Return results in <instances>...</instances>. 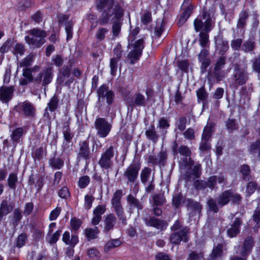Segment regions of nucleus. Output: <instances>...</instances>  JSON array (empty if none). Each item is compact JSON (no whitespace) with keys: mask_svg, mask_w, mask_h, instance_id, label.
Returning <instances> with one entry per match:
<instances>
[{"mask_svg":"<svg viewBox=\"0 0 260 260\" xmlns=\"http://www.w3.org/2000/svg\"><path fill=\"white\" fill-rule=\"evenodd\" d=\"M115 0H97L98 9H103L99 23L101 25L109 23L111 17L112 21V32L114 37H117L121 31L124 10L119 5H114Z\"/></svg>","mask_w":260,"mask_h":260,"instance_id":"nucleus-1","label":"nucleus"},{"mask_svg":"<svg viewBox=\"0 0 260 260\" xmlns=\"http://www.w3.org/2000/svg\"><path fill=\"white\" fill-rule=\"evenodd\" d=\"M215 9L213 6L207 9L204 7L202 14L195 19L193 22L194 29L199 34V43L201 47L204 48L209 45V36L208 33L215 25L214 13Z\"/></svg>","mask_w":260,"mask_h":260,"instance_id":"nucleus-2","label":"nucleus"},{"mask_svg":"<svg viewBox=\"0 0 260 260\" xmlns=\"http://www.w3.org/2000/svg\"><path fill=\"white\" fill-rule=\"evenodd\" d=\"M29 35L25 36V40L33 48H40L45 42L46 32L40 29L34 28L28 31Z\"/></svg>","mask_w":260,"mask_h":260,"instance_id":"nucleus-3","label":"nucleus"},{"mask_svg":"<svg viewBox=\"0 0 260 260\" xmlns=\"http://www.w3.org/2000/svg\"><path fill=\"white\" fill-rule=\"evenodd\" d=\"M122 197V190L120 189L116 190L111 200V204L119 220L121 221L123 224L126 225L127 224L126 218L121 203Z\"/></svg>","mask_w":260,"mask_h":260,"instance_id":"nucleus-4","label":"nucleus"},{"mask_svg":"<svg viewBox=\"0 0 260 260\" xmlns=\"http://www.w3.org/2000/svg\"><path fill=\"white\" fill-rule=\"evenodd\" d=\"M133 45V49L128 53L127 57L130 60L131 63L134 64L139 59L142 54L144 48V39L138 40L134 44H129V45Z\"/></svg>","mask_w":260,"mask_h":260,"instance_id":"nucleus-5","label":"nucleus"},{"mask_svg":"<svg viewBox=\"0 0 260 260\" xmlns=\"http://www.w3.org/2000/svg\"><path fill=\"white\" fill-rule=\"evenodd\" d=\"M94 125L97 131V135L100 138L107 137L112 127L111 124L104 118H96Z\"/></svg>","mask_w":260,"mask_h":260,"instance_id":"nucleus-6","label":"nucleus"},{"mask_svg":"<svg viewBox=\"0 0 260 260\" xmlns=\"http://www.w3.org/2000/svg\"><path fill=\"white\" fill-rule=\"evenodd\" d=\"M146 97L139 92H136L133 98V102L131 105L133 107H145L148 102L153 95V91L150 88L146 89L145 91Z\"/></svg>","mask_w":260,"mask_h":260,"instance_id":"nucleus-7","label":"nucleus"},{"mask_svg":"<svg viewBox=\"0 0 260 260\" xmlns=\"http://www.w3.org/2000/svg\"><path fill=\"white\" fill-rule=\"evenodd\" d=\"M232 77L233 83L236 86L245 84L248 79V73L246 70L240 68L238 64L235 65Z\"/></svg>","mask_w":260,"mask_h":260,"instance_id":"nucleus-8","label":"nucleus"},{"mask_svg":"<svg viewBox=\"0 0 260 260\" xmlns=\"http://www.w3.org/2000/svg\"><path fill=\"white\" fill-rule=\"evenodd\" d=\"M53 77V71L52 67H47L35 76V82L38 84L42 83V85L45 86L51 83Z\"/></svg>","mask_w":260,"mask_h":260,"instance_id":"nucleus-9","label":"nucleus"},{"mask_svg":"<svg viewBox=\"0 0 260 260\" xmlns=\"http://www.w3.org/2000/svg\"><path fill=\"white\" fill-rule=\"evenodd\" d=\"M114 155V147L110 146L102 153L99 165L103 169H108L112 165V159Z\"/></svg>","mask_w":260,"mask_h":260,"instance_id":"nucleus-10","label":"nucleus"},{"mask_svg":"<svg viewBox=\"0 0 260 260\" xmlns=\"http://www.w3.org/2000/svg\"><path fill=\"white\" fill-rule=\"evenodd\" d=\"M99 96V106L102 107L105 99L108 105H110L113 101L114 93L113 91L109 89L108 87L103 85L98 90Z\"/></svg>","mask_w":260,"mask_h":260,"instance_id":"nucleus-11","label":"nucleus"},{"mask_svg":"<svg viewBox=\"0 0 260 260\" xmlns=\"http://www.w3.org/2000/svg\"><path fill=\"white\" fill-rule=\"evenodd\" d=\"M40 71L39 66H35L31 68H24L23 69L22 75L23 78L19 80L21 85H26L29 82H35L36 72Z\"/></svg>","mask_w":260,"mask_h":260,"instance_id":"nucleus-12","label":"nucleus"},{"mask_svg":"<svg viewBox=\"0 0 260 260\" xmlns=\"http://www.w3.org/2000/svg\"><path fill=\"white\" fill-rule=\"evenodd\" d=\"M140 165L138 164H131L125 170L123 176L127 179V184L135 182L138 177Z\"/></svg>","mask_w":260,"mask_h":260,"instance_id":"nucleus-13","label":"nucleus"},{"mask_svg":"<svg viewBox=\"0 0 260 260\" xmlns=\"http://www.w3.org/2000/svg\"><path fill=\"white\" fill-rule=\"evenodd\" d=\"M70 69L67 66H64L58 72L57 82L59 84L69 86L74 81V78L70 76Z\"/></svg>","mask_w":260,"mask_h":260,"instance_id":"nucleus-14","label":"nucleus"},{"mask_svg":"<svg viewBox=\"0 0 260 260\" xmlns=\"http://www.w3.org/2000/svg\"><path fill=\"white\" fill-rule=\"evenodd\" d=\"M188 229L187 227L182 228L179 232L172 233L170 237V242L174 244H178L182 241L187 242L188 240Z\"/></svg>","mask_w":260,"mask_h":260,"instance_id":"nucleus-15","label":"nucleus"},{"mask_svg":"<svg viewBox=\"0 0 260 260\" xmlns=\"http://www.w3.org/2000/svg\"><path fill=\"white\" fill-rule=\"evenodd\" d=\"M62 133L63 135V142L62 143V149L63 151L68 150L71 146L70 145L72 139L74 137V134L71 132L68 122L64 124L62 128Z\"/></svg>","mask_w":260,"mask_h":260,"instance_id":"nucleus-16","label":"nucleus"},{"mask_svg":"<svg viewBox=\"0 0 260 260\" xmlns=\"http://www.w3.org/2000/svg\"><path fill=\"white\" fill-rule=\"evenodd\" d=\"M167 154L165 151H161L157 156L149 155L147 161L153 165H158L160 167L164 166L167 162Z\"/></svg>","mask_w":260,"mask_h":260,"instance_id":"nucleus-17","label":"nucleus"},{"mask_svg":"<svg viewBox=\"0 0 260 260\" xmlns=\"http://www.w3.org/2000/svg\"><path fill=\"white\" fill-rule=\"evenodd\" d=\"M254 245V241L253 238L251 236L246 237L242 245L241 255L243 256L249 255L251 252Z\"/></svg>","mask_w":260,"mask_h":260,"instance_id":"nucleus-18","label":"nucleus"},{"mask_svg":"<svg viewBox=\"0 0 260 260\" xmlns=\"http://www.w3.org/2000/svg\"><path fill=\"white\" fill-rule=\"evenodd\" d=\"M214 43L216 50L219 51V53L222 56L229 49L228 41L223 40L222 36L220 35L214 37Z\"/></svg>","mask_w":260,"mask_h":260,"instance_id":"nucleus-19","label":"nucleus"},{"mask_svg":"<svg viewBox=\"0 0 260 260\" xmlns=\"http://www.w3.org/2000/svg\"><path fill=\"white\" fill-rule=\"evenodd\" d=\"M186 206L190 216L199 214L201 212L202 206L198 202L191 199H188Z\"/></svg>","mask_w":260,"mask_h":260,"instance_id":"nucleus-20","label":"nucleus"},{"mask_svg":"<svg viewBox=\"0 0 260 260\" xmlns=\"http://www.w3.org/2000/svg\"><path fill=\"white\" fill-rule=\"evenodd\" d=\"M144 220L147 226H153L159 230H162L166 228L167 223L165 221L159 220L154 217L144 218Z\"/></svg>","mask_w":260,"mask_h":260,"instance_id":"nucleus-21","label":"nucleus"},{"mask_svg":"<svg viewBox=\"0 0 260 260\" xmlns=\"http://www.w3.org/2000/svg\"><path fill=\"white\" fill-rule=\"evenodd\" d=\"M242 223V220L239 218H235L233 222L228 229L227 234L231 238L235 237L240 233V227Z\"/></svg>","mask_w":260,"mask_h":260,"instance_id":"nucleus-22","label":"nucleus"},{"mask_svg":"<svg viewBox=\"0 0 260 260\" xmlns=\"http://www.w3.org/2000/svg\"><path fill=\"white\" fill-rule=\"evenodd\" d=\"M14 88L13 86H2L0 88V100L4 103H8L12 98Z\"/></svg>","mask_w":260,"mask_h":260,"instance_id":"nucleus-23","label":"nucleus"},{"mask_svg":"<svg viewBox=\"0 0 260 260\" xmlns=\"http://www.w3.org/2000/svg\"><path fill=\"white\" fill-rule=\"evenodd\" d=\"M226 182L225 176L220 174L218 175H214L210 177L207 181H206V186L211 189H214L218 182L219 184L224 183Z\"/></svg>","mask_w":260,"mask_h":260,"instance_id":"nucleus-24","label":"nucleus"},{"mask_svg":"<svg viewBox=\"0 0 260 260\" xmlns=\"http://www.w3.org/2000/svg\"><path fill=\"white\" fill-rule=\"evenodd\" d=\"M19 106L24 116L28 117H34L35 116L36 109L31 103L25 101L21 103Z\"/></svg>","mask_w":260,"mask_h":260,"instance_id":"nucleus-25","label":"nucleus"},{"mask_svg":"<svg viewBox=\"0 0 260 260\" xmlns=\"http://www.w3.org/2000/svg\"><path fill=\"white\" fill-rule=\"evenodd\" d=\"M116 218L113 214H108L104 217V231L108 232L112 230L116 224Z\"/></svg>","mask_w":260,"mask_h":260,"instance_id":"nucleus-26","label":"nucleus"},{"mask_svg":"<svg viewBox=\"0 0 260 260\" xmlns=\"http://www.w3.org/2000/svg\"><path fill=\"white\" fill-rule=\"evenodd\" d=\"M80 147L78 153V158H82L87 160L89 158V148L88 142L84 141L79 144Z\"/></svg>","mask_w":260,"mask_h":260,"instance_id":"nucleus-27","label":"nucleus"},{"mask_svg":"<svg viewBox=\"0 0 260 260\" xmlns=\"http://www.w3.org/2000/svg\"><path fill=\"white\" fill-rule=\"evenodd\" d=\"M232 196V190H228L220 194L216 199L218 205L222 207L229 203L231 200V196Z\"/></svg>","mask_w":260,"mask_h":260,"instance_id":"nucleus-28","label":"nucleus"},{"mask_svg":"<svg viewBox=\"0 0 260 260\" xmlns=\"http://www.w3.org/2000/svg\"><path fill=\"white\" fill-rule=\"evenodd\" d=\"M193 8L194 6L192 4H189L188 6H186L185 8H183L184 11L178 21V24L180 26L182 25L186 22L192 13Z\"/></svg>","mask_w":260,"mask_h":260,"instance_id":"nucleus-29","label":"nucleus"},{"mask_svg":"<svg viewBox=\"0 0 260 260\" xmlns=\"http://www.w3.org/2000/svg\"><path fill=\"white\" fill-rule=\"evenodd\" d=\"M151 169L148 167H145L140 173V179L142 183L144 185L150 182L152 179Z\"/></svg>","mask_w":260,"mask_h":260,"instance_id":"nucleus-30","label":"nucleus"},{"mask_svg":"<svg viewBox=\"0 0 260 260\" xmlns=\"http://www.w3.org/2000/svg\"><path fill=\"white\" fill-rule=\"evenodd\" d=\"M99 233L100 230L96 226L93 228H86L84 230V235L88 241L98 238Z\"/></svg>","mask_w":260,"mask_h":260,"instance_id":"nucleus-31","label":"nucleus"},{"mask_svg":"<svg viewBox=\"0 0 260 260\" xmlns=\"http://www.w3.org/2000/svg\"><path fill=\"white\" fill-rule=\"evenodd\" d=\"M13 209V205L9 203L7 200H3L0 206V217L7 215L12 211Z\"/></svg>","mask_w":260,"mask_h":260,"instance_id":"nucleus-32","label":"nucleus"},{"mask_svg":"<svg viewBox=\"0 0 260 260\" xmlns=\"http://www.w3.org/2000/svg\"><path fill=\"white\" fill-rule=\"evenodd\" d=\"M126 200L130 209L136 208L139 211L143 209V206L140 201L134 197L132 194H128Z\"/></svg>","mask_w":260,"mask_h":260,"instance_id":"nucleus-33","label":"nucleus"},{"mask_svg":"<svg viewBox=\"0 0 260 260\" xmlns=\"http://www.w3.org/2000/svg\"><path fill=\"white\" fill-rule=\"evenodd\" d=\"M58 99L56 95L52 96L47 104L44 115L47 117L49 116V113L47 111L48 109L51 112L54 111L58 107Z\"/></svg>","mask_w":260,"mask_h":260,"instance_id":"nucleus-34","label":"nucleus"},{"mask_svg":"<svg viewBox=\"0 0 260 260\" xmlns=\"http://www.w3.org/2000/svg\"><path fill=\"white\" fill-rule=\"evenodd\" d=\"M146 137L149 139L156 142L158 138V135L155 131L154 125H151L145 131Z\"/></svg>","mask_w":260,"mask_h":260,"instance_id":"nucleus-35","label":"nucleus"},{"mask_svg":"<svg viewBox=\"0 0 260 260\" xmlns=\"http://www.w3.org/2000/svg\"><path fill=\"white\" fill-rule=\"evenodd\" d=\"M18 182L17 175L15 173H12L9 175L7 183L9 187L13 190L16 188V184Z\"/></svg>","mask_w":260,"mask_h":260,"instance_id":"nucleus-36","label":"nucleus"},{"mask_svg":"<svg viewBox=\"0 0 260 260\" xmlns=\"http://www.w3.org/2000/svg\"><path fill=\"white\" fill-rule=\"evenodd\" d=\"M255 48V42L251 39L245 41L241 46V49L245 52H250L254 50Z\"/></svg>","mask_w":260,"mask_h":260,"instance_id":"nucleus-37","label":"nucleus"},{"mask_svg":"<svg viewBox=\"0 0 260 260\" xmlns=\"http://www.w3.org/2000/svg\"><path fill=\"white\" fill-rule=\"evenodd\" d=\"M248 18V14L246 11H242L239 14L237 27L239 29H243L246 25V20Z\"/></svg>","mask_w":260,"mask_h":260,"instance_id":"nucleus-38","label":"nucleus"},{"mask_svg":"<svg viewBox=\"0 0 260 260\" xmlns=\"http://www.w3.org/2000/svg\"><path fill=\"white\" fill-rule=\"evenodd\" d=\"M23 134V129L22 127H17L12 131L10 135L11 140L14 142L18 143Z\"/></svg>","mask_w":260,"mask_h":260,"instance_id":"nucleus-39","label":"nucleus"},{"mask_svg":"<svg viewBox=\"0 0 260 260\" xmlns=\"http://www.w3.org/2000/svg\"><path fill=\"white\" fill-rule=\"evenodd\" d=\"M165 201L164 195L160 193L154 195L152 197V200H150V202L152 203L153 207L154 206H161L164 204Z\"/></svg>","mask_w":260,"mask_h":260,"instance_id":"nucleus-40","label":"nucleus"},{"mask_svg":"<svg viewBox=\"0 0 260 260\" xmlns=\"http://www.w3.org/2000/svg\"><path fill=\"white\" fill-rule=\"evenodd\" d=\"M223 251V246L222 244H218L215 247L210 254L211 260H214L217 258L221 257Z\"/></svg>","mask_w":260,"mask_h":260,"instance_id":"nucleus-41","label":"nucleus"},{"mask_svg":"<svg viewBox=\"0 0 260 260\" xmlns=\"http://www.w3.org/2000/svg\"><path fill=\"white\" fill-rule=\"evenodd\" d=\"M170 126L169 121L165 117H161L158 121L157 127L161 130L162 132L166 133L167 129Z\"/></svg>","mask_w":260,"mask_h":260,"instance_id":"nucleus-42","label":"nucleus"},{"mask_svg":"<svg viewBox=\"0 0 260 260\" xmlns=\"http://www.w3.org/2000/svg\"><path fill=\"white\" fill-rule=\"evenodd\" d=\"M50 166L56 169H60L63 165V160L59 157H53L49 160Z\"/></svg>","mask_w":260,"mask_h":260,"instance_id":"nucleus-43","label":"nucleus"},{"mask_svg":"<svg viewBox=\"0 0 260 260\" xmlns=\"http://www.w3.org/2000/svg\"><path fill=\"white\" fill-rule=\"evenodd\" d=\"M87 254L91 258V260H99L100 258V253L95 247H91L88 249Z\"/></svg>","mask_w":260,"mask_h":260,"instance_id":"nucleus-44","label":"nucleus"},{"mask_svg":"<svg viewBox=\"0 0 260 260\" xmlns=\"http://www.w3.org/2000/svg\"><path fill=\"white\" fill-rule=\"evenodd\" d=\"M214 126V123L213 122L208 123L207 125L204 128L203 133L202 135V138L205 139H209L210 138L212 133V129Z\"/></svg>","mask_w":260,"mask_h":260,"instance_id":"nucleus-45","label":"nucleus"},{"mask_svg":"<svg viewBox=\"0 0 260 260\" xmlns=\"http://www.w3.org/2000/svg\"><path fill=\"white\" fill-rule=\"evenodd\" d=\"M73 22L72 20L67 21L65 23V30L67 34V40L69 41L73 37Z\"/></svg>","mask_w":260,"mask_h":260,"instance_id":"nucleus-46","label":"nucleus"},{"mask_svg":"<svg viewBox=\"0 0 260 260\" xmlns=\"http://www.w3.org/2000/svg\"><path fill=\"white\" fill-rule=\"evenodd\" d=\"M121 242L118 239H114L108 241L105 245L104 251L108 252L112 248L119 246Z\"/></svg>","mask_w":260,"mask_h":260,"instance_id":"nucleus-47","label":"nucleus"},{"mask_svg":"<svg viewBox=\"0 0 260 260\" xmlns=\"http://www.w3.org/2000/svg\"><path fill=\"white\" fill-rule=\"evenodd\" d=\"M197 95L199 101H206L208 97V93L204 86L198 89L197 91Z\"/></svg>","mask_w":260,"mask_h":260,"instance_id":"nucleus-48","label":"nucleus"},{"mask_svg":"<svg viewBox=\"0 0 260 260\" xmlns=\"http://www.w3.org/2000/svg\"><path fill=\"white\" fill-rule=\"evenodd\" d=\"M15 42L14 40L9 39L7 40L0 48V52L4 54L7 52L14 45Z\"/></svg>","mask_w":260,"mask_h":260,"instance_id":"nucleus-49","label":"nucleus"},{"mask_svg":"<svg viewBox=\"0 0 260 260\" xmlns=\"http://www.w3.org/2000/svg\"><path fill=\"white\" fill-rule=\"evenodd\" d=\"M22 218L21 212L19 209H16L13 212V217L12 223L14 226H17Z\"/></svg>","mask_w":260,"mask_h":260,"instance_id":"nucleus-50","label":"nucleus"},{"mask_svg":"<svg viewBox=\"0 0 260 260\" xmlns=\"http://www.w3.org/2000/svg\"><path fill=\"white\" fill-rule=\"evenodd\" d=\"M240 172L242 174L243 179L245 180H249L250 179V169L248 165H242L241 167Z\"/></svg>","mask_w":260,"mask_h":260,"instance_id":"nucleus-51","label":"nucleus"},{"mask_svg":"<svg viewBox=\"0 0 260 260\" xmlns=\"http://www.w3.org/2000/svg\"><path fill=\"white\" fill-rule=\"evenodd\" d=\"M109 31V29L107 28L99 27L97 30L95 37L98 41H101L105 38V35Z\"/></svg>","mask_w":260,"mask_h":260,"instance_id":"nucleus-52","label":"nucleus"},{"mask_svg":"<svg viewBox=\"0 0 260 260\" xmlns=\"http://www.w3.org/2000/svg\"><path fill=\"white\" fill-rule=\"evenodd\" d=\"M119 60L115 59V58H112L110 59V73L113 76L115 75L117 67H118V62Z\"/></svg>","mask_w":260,"mask_h":260,"instance_id":"nucleus-53","label":"nucleus"},{"mask_svg":"<svg viewBox=\"0 0 260 260\" xmlns=\"http://www.w3.org/2000/svg\"><path fill=\"white\" fill-rule=\"evenodd\" d=\"M226 58L225 56H220L215 64L214 69L222 70L226 63Z\"/></svg>","mask_w":260,"mask_h":260,"instance_id":"nucleus-54","label":"nucleus"},{"mask_svg":"<svg viewBox=\"0 0 260 260\" xmlns=\"http://www.w3.org/2000/svg\"><path fill=\"white\" fill-rule=\"evenodd\" d=\"M34 56L33 55H28L22 61L20 62V67H27L30 66L34 60Z\"/></svg>","mask_w":260,"mask_h":260,"instance_id":"nucleus-55","label":"nucleus"},{"mask_svg":"<svg viewBox=\"0 0 260 260\" xmlns=\"http://www.w3.org/2000/svg\"><path fill=\"white\" fill-rule=\"evenodd\" d=\"M90 178L88 176H83L79 178L78 185L81 188H85L90 182Z\"/></svg>","mask_w":260,"mask_h":260,"instance_id":"nucleus-56","label":"nucleus"},{"mask_svg":"<svg viewBox=\"0 0 260 260\" xmlns=\"http://www.w3.org/2000/svg\"><path fill=\"white\" fill-rule=\"evenodd\" d=\"M183 197L180 194H175L173 197L172 204L175 208H178L181 204Z\"/></svg>","mask_w":260,"mask_h":260,"instance_id":"nucleus-57","label":"nucleus"},{"mask_svg":"<svg viewBox=\"0 0 260 260\" xmlns=\"http://www.w3.org/2000/svg\"><path fill=\"white\" fill-rule=\"evenodd\" d=\"M24 51L25 49L23 45L21 44L17 43L15 45L13 52L15 55L18 54L21 55L24 53Z\"/></svg>","mask_w":260,"mask_h":260,"instance_id":"nucleus-58","label":"nucleus"},{"mask_svg":"<svg viewBox=\"0 0 260 260\" xmlns=\"http://www.w3.org/2000/svg\"><path fill=\"white\" fill-rule=\"evenodd\" d=\"M52 61L55 66L59 67L63 64L64 59L61 55H56L52 58Z\"/></svg>","mask_w":260,"mask_h":260,"instance_id":"nucleus-59","label":"nucleus"},{"mask_svg":"<svg viewBox=\"0 0 260 260\" xmlns=\"http://www.w3.org/2000/svg\"><path fill=\"white\" fill-rule=\"evenodd\" d=\"M26 239V236L24 234H20L17 238L16 242V246L18 248L22 247L25 243Z\"/></svg>","mask_w":260,"mask_h":260,"instance_id":"nucleus-60","label":"nucleus"},{"mask_svg":"<svg viewBox=\"0 0 260 260\" xmlns=\"http://www.w3.org/2000/svg\"><path fill=\"white\" fill-rule=\"evenodd\" d=\"M208 205L210 210L214 212H217L218 211V208L216 204V201L215 200L210 198L207 202Z\"/></svg>","mask_w":260,"mask_h":260,"instance_id":"nucleus-61","label":"nucleus"},{"mask_svg":"<svg viewBox=\"0 0 260 260\" xmlns=\"http://www.w3.org/2000/svg\"><path fill=\"white\" fill-rule=\"evenodd\" d=\"M186 118L184 117H181L179 121L176 123V125L177 127L181 131L185 129L186 123Z\"/></svg>","mask_w":260,"mask_h":260,"instance_id":"nucleus-62","label":"nucleus"},{"mask_svg":"<svg viewBox=\"0 0 260 260\" xmlns=\"http://www.w3.org/2000/svg\"><path fill=\"white\" fill-rule=\"evenodd\" d=\"M203 257L201 252L197 253L195 251H191L189 254L187 260H200Z\"/></svg>","mask_w":260,"mask_h":260,"instance_id":"nucleus-63","label":"nucleus"},{"mask_svg":"<svg viewBox=\"0 0 260 260\" xmlns=\"http://www.w3.org/2000/svg\"><path fill=\"white\" fill-rule=\"evenodd\" d=\"M252 62L253 70L258 73H260V57L254 58Z\"/></svg>","mask_w":260,"mask_h":260,"instance_id":"nucleus-64","label":"nucleus"}]
</instances>
